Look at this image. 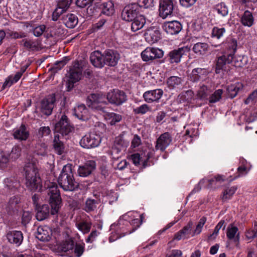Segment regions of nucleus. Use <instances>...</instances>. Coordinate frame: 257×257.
<instances>
[{"mask_svg":"<svg viewBox=\"0 0 257 257\" xmlns=\"http://www.w3.org/2000/svg\"><path fill=\"white\" fill-rule=\"evenodd\" d=\"M163 91L161 89H156L148 90L143 94L145 101L148 103L158 102L163 94Z\"/></svg>","mask_w":257,"mask_h":257,"instance_id":"f3484780","label":"nucleus"},{"mask_svg":"<svg viewBox=\"0 0 257 257\" xmlns=\"http://www.w3.org/2000/svg\"><path fill=\"white\" fill-rule=\"evenodd\" d=\"M56 101V95L55 93L47 95L41 101V112L47 116L51 115L55 107Z\"/></svg>","mask_w":257,"mask_h":257,"instance_id":"0eeeda50","label":"nucleus"},{"mask_svg":"<svg viewBox=\"0 0 257 257\" xmlns=\"http://www.w3.org/2000/svg\"><path fill=\"white\" fill-rule=\"evenodd\" d=\"M46 30V26L41 25L35 27L33 30V34L36 37L41 36Z\"/></svg>","mask_w":257,"mask_h":257,"instance_id":"338daca9","label":"nucleus"},{"mask_svg":"<svg viewBox=\"0 0 257 257\" xmlns=\"http://www.w3.org/2000/svg\"><path fill=\"white\" fill-rule=\"evenodd\" d=\"M36 218L39 221L43 220L47 218L50 213V208L48 205H43L37 208Z\"/></svg>","mask_w":257,"mask_h":257,"instance_id":"e433bc0d","label":"nucleus"},{"mask_svg":"<svg viewBox=\"0 0 257 257\" xmlns=\"http://www.w3.org/2000/svg\"><path fill=\"white\" fill-rule=\"evenodd\" d=\"M58 182L60 187L65 191H73L79 186V183L75 180L72 166L65 165L59 176Z\"/></svg>","mask_w":257,"mask_h":257,"instance_id":"f03ea898","label":"nucleus"},{"mask_svg":"<svg viewBox=\"0 0 257 257\" xmlns=\"http://www.w3.org/2000/svg\"><path fill=\"white\" fill-rule=\"evenodd\" d=\"M222 90L218 89L214 91L213 93L210 95L209 98L210 103H215L220 100L222 95Z\"/></svg>","mask_w":257,"mask_h":257,"instance_id":"13d9d810","label":"nucleus"},{"mask_svg":"<svg viewBox=\"0 0 257 257\" xmlns=\"http://www.w3.org/2000/svg\"><path fill=\"white\" fill-rule=\"evenodd\" d=\"M14 137L15 139L21 140H26L28 139L29 134L26 130L25 125L22 124L14 133Z\"/></svg>","mask_w":257,"mask_h":257,"instance_id":"a19ab883","label":"nucleus"},{"mask_svg":"<svg viewBox=\"0 0 257 257\" xmlns=\"http://www.w3.org/2000/svg\"><path fill=\"white\" fill-rule=\"evenodd\" d=\"M74 114L78 119L86 120L88 118V111L84 104L78 105L74 108Z\"/></svg>","mask_w":257,"mask_h":257,"instance_id":"72a5a7b5","label":"nucleus"},{"mask_svg":"<svg viewBox=\"0 0 257 257\" xmlns=\"http://www.w3.org/2000/svg\"><path fill=\"white\" fill-rule=\"evenodd\" d=\"M51 234V230L49 227L40 226L37 228L36 237L42 241H48L50 240Z\"/></svg>","mask_w":257,"mask_h":257,"instance_id":"a878e982","label":"nucleus"},{"mask_svg":"<svg viewBox=\"0 0 257 257\" xmlns=\"http://www.w3.org/2000/svg\"><path fill=\"white\" fill-rule=\"evenodd\" d=\"M209 50V45L206 43L198 42L195 44L192 50L198 56L205 55Z\"/></svg>","mask_w":257,"mask_h":257,"instance_id":"473e14b6","label":"nucleus"},{"mask_svg":"<svg viewBox=\"0 0 257 257\" xmlns=\"http://www.w3.org/2000/svg\"><path fill=\"white\" fill-rule=\"evenodd\" d=\"M206 218L202 217L197 224L195 229L193 231L192 236L199 234L202 231V228L206 221Z\"/></svg>","mask_w":257,"mask_h":257,"instance_id":"e2e57ef3","label":"nucleus"},{"mask_svg":"<svg viewBox=\"0 0 257 257\" xmlns=\"http://www.w3.org/2000/svg\"><path fill=\"white\" fill-rule=\"evenodd\" d=\"M242 88V84L240 83H235L234 84H231L228 86L227 88V91L228 95L231 98L235 97L238 92Z\"/></svg>","mask_w":257,"mask_h":257,"instance_id":"49530a36","label":"nucleus"},{"mask_svg":"<svg viewBox=\"0 0 257 257\" xmlns=\"http://www.w3.org/2000/svg\"><path fill=\"white\" fill-rule=\"evenodd\" d=\"M72 3L71 0H59L57 7L52 14V20L57 21L60 16L69 8Z\"/></svg>","mask_w":257,"mask_h":257,"instance_id":"a211bd4d","label":"nucleus"},{"mask_svg":"<svg viewBox=\"0 0 257 257\" xmlns=\"http://www.w3.org/2000/svg\"><path fill=\"white\" fill-rule=\"evenodd\" d=\"M163 51L158 48L147 47L142 53L141 57L144 61L148 62L163 56Z\"/></svg>","mask_w":257,"mask_h":257,"instance_id":"f8f14e48","label":"nucleus"},{"mask_svg":"<svg viewBox=\"0 0 257 257\" xmlns=\"http://www.w3.org/2000/svg\"><path fill=\"white\" fill-rule=\"evenodd\" d=\"M240 23L245 27H251L254 23V18L252 13L248 10L245 11L240 17Z\"/></svg>","mask_w":257,"mask_h":257,"instance_id":"c9c22d12","label":"nucleus"},{"mask_svg":"<svg viewBox=\"0 0 257 257\" xmlns=\"http://www.w3.org/2000/svg\"><path fill=\"white\" fill-rule=\"evenodd\" d=\"M163 28L164 30L169 35H176L182 30V25L177 21H169L165 22Z\"/></svg>","mask_w":257,"mask_h":257,"instance_id":"412c9836","label":"nucleus"},{"mask_svg":"<svg viewBox=\"0 0 257 257\" xmlns=\"http://www.w3.org/2000/svg\"><path fill=\"white\" fill-rule=\"evenodd\" d=\"M208 75L207 69L202 68H194L189 75V79L193 82L204 80Z\"/></svg>","mask_w":257,"mask_h":257,"instance_id":"6ab92c4d","label":"nucleus"},{"mask_svg":"<svg viewBox=\"0 0 257 257\" xmlns=\"http://www.w3.org/2000/svg\"><path fill=\"white\" fill-rule=\"evenodd\" d=\"M139 7L136 3L128 5L122 11V19L126 22H132L139 15Z\"/></svg>","mask_w":257,"mask_h":257,"instance_id":"9d476101","label":"nucleus"},{"mask_svg":"<svg viewBox=\"0 0 257 257\" xmlns=\"http://www.w3.org/2000/svg\"><path fill=\"white\" fill-rule=\"evenodd\" d=\"M21 198L19 196H13L11 197L8 202L6 209L8 213H12L17 210L20 207Z\"/></svg>","mask_w":257,"mask_h":257,"instance_id":"c85d7f7f","label":"nucleus"},{"mask_svg":"<svg viewBox=\"0 0 257 257\" xmlns=\"http://www.w3.org/2000/svg\"><path fill=\"white\" fill-rule=\"evenodd\" d=\"M25 184L28 189L35 191L40 190L42 187L41 179L36 165L28 163L24 167Z\"/></svg>","mask_w":257,"mask_h":257,"instance_id":"f257e3e1","label":"nucleus"},{"mask_svg":"<svg viewBox=\"0 0 257 257\" xmlns=\"http://www.w3.org/2000/svg\"><path fill=\"white\" fill-rule=\"evenodd\" d=\"M211 92V89L210 87L203 85L200 86L199 89L198 90L197 96L202 99H207L208 96L210 95Z\"/></svg>","mask_w":257,"mask_h":257,"instance_id":"09e8293b","label":"nucleus"},{"mask_svg":"<svg viewBox=\"0 0 257 257\" xmlns=\"http://www.w3.org/2000/svg\"><path fill=\"white\" fill-rule=\"evenodd\" d=\"M82 67L78 61H75L70 66L69 71V79L72 83L79 81L82 77Z\"/></svg>","mask_w":257,"mask_h":257,"instance_id":"4468645a","label":"nucleus"},{"mask_svg":"<svg viewBox=\"0 0 257 257\" xmlns=\"http://www.w3.org/2000/svg\"><path fill=\"white\" fill-rule=\"evenodd\" d=\"M144 214H142L140 215V218L134 219L131 222L120 219L118 221L116 225L113 224L111 225V229H114L116 226L122 224V226L124 227V229H123V234H130L134 232L140 226L144 218Z\"/></svg>","mask_w":257,"mask_h":257,"instance_id":"20e7f679","label":"nucleus"},{"mask_svg":"<svg viewBox=\"0 0 257 257\" xmlns=\"http://www.w3.org/2000/svg\"><path fill=\"white\" fill-rule=\"evenodd\" d=\"M225 223L224 220H221L220 221L218 224L216 225L214 231L208 237V239H214L216 238L217 235L218 234L219 230L223 227V229H224L225 228V225H223Z\"/></svg>","mask_w":257,"mask_h":257,"instance_id":"5fc2aeb1","label":"nucleus"},{"mask_svg":"<svg viewBox=\"0 0 257 257\" xmlns=\"http://www.w3.org/2000/svg\"><path fill=\"white\" fill-rule=\"evenodd\" d=\"M77 228L84 234L88 233L91 228V223L87 221H81L76 224Z\"/></svg>","mask_w":257,"mask_h":257,"instance_id":"603ef678","label":"nucleus"},{"mask_svg":"<svg viewBox=\"0 0 257 257\" xmlns=\"http://www.w3.org/2000/svg\"><path fill=\"white\" fill-rule=\"evenodd\" d=\"M104 53L102 54L98 51L92 52L90 59L92 64L97 68H102L104 65Z\"/></svg>","mask_w":257,"mask_h":257,"instance_id":"bb28decb","label":"nucleus"},{"mask_svg":"<svg viewBox=\"0 0 257 257\" xmlns=\"http://www.w3.org/2000/svg\"><path fill=\"white\" fill-rule=\"evenodd\" d=\"M47 193L49 196V202L51 206V214H57L61 206V199L57 185L54 182L46 184Z\"/></svg>","mask_w":257,"mask_h":257,"instance_id":"7ed1b4c3","label":"nucleus"},{"mask_svg":"<svg viewBox=\"0 0 257 257\" xmlns=\"http://www.w3.org/2000/svg\"><path fill=\"white\" fill-rule=\"evenodd\" d=\"M151 110L150 107L146 104L141 105L140 106L134 109V111L136 114H144L147 113L148 111Z\"/></svg>","mask_w":257,"mask_h":257,"instance_id":"0e129e2a","label":"nucleus"},{"mask_svg":"<svg viewBox=\"0 0 257 257\" xmlns=\"http://www.w3.org/2000/svg\"><path fill=\"white\" fill-rule=\"evenodd\" d=\"M107 118L109 120V123L112 125L119 122L121 120L122 117L121 115L119 114L111 112L107 114Z\"/></svg>","mask_w":257,"mask_h":257,"instance_id":"bf43d9fd","label":"nucleus"},{"mask_svg":"<svg viewBox=\"0 0 257 257\" xmlns=\"http://www.w3.org/2000/svg\"><path fill=\"white\" fill-rule=\"evenodd\" d=\"M172 141V137L168 132L162 134L157 140L155 149L164 152Z\"/></svg>","mask_w":257,"mask_h":257,"instance_id":"2eb2a0df","label":"nucleus"},{"mask_svg":"<svg viewBox=\"0 0 257 257\" xmlns=\"http://www.w3.org/2000/svg\"><path fill=\"white\" fill-rule=\"evenodd\" d=\"M237 190L236 186H231L226 187L224 189L221 196L222 200L223 201H227L231 198L232 196L235 193Z\"/></svg>","mask_w":257,"mask_h":257,"instance_id":"c03bdc74","label":"nucleus"},{"mask_svg":"<svg viewBox=\"0 0 257 257\" xmlns=\"http://www.w3.org/2000/svg\"><path fill=\"white\" fill-rule=\"evenodd\" d=\"M146 40L150 44H154L161 38V33L158 28L152 27L148 29L145 33Z\"/></svg>","mask_w":257,"mask_h":257,"instance_id":"4be33fe9","label":"nucleus"},{"mask_svg":"<svg viewBox=\"0 0 257 257\" xmlns=\"http://www.w3.org/2000/svg\"><path fill=\"white\" fill-rule=\"evenodd\" d=\"M117 232L114 234L113 233H111V235L109 237V240L110 242H113L116 240L118 238L121 237L122 236H124L126 234H123V229H124V227H119L118 226L117 228Z\"/></svg>","mask_w":257,"mask_h":257,"instance_id":"6e6d98bb","label":"nucleus"},{"mask_svg":"<svg viewBox=\"0 0 257 257\" xmlns=\"http://www.w3.org/2000/svg\"><path fill=\"white\" fill-rule=\"evenodd\" d=\"M225 180V177L221 175L214 176L210 179H203L201 180L198 185L194 188L192 192H195L199 191L201 189V187L204 184H206L208 188L216 189L220 187L222 183Z\"/></svg>","mask_w":257,"mask_h":257,"instance_id":"423d86ee","label":"nucleus"},{"mask_svg":"<svg viewBox=\"0 0 257 257\" xmlns=\"http://www.w3.org/2000/svg\"><path fill=\"white\" fill-rule=\"evenodd\" d=\"M107 99L110 103L118 106L127 100V96L124 91L114 89L107 93Z\"/></svg>","mask_w":257,"mask_h":257,"instance_id":"6e6552de","label":"nucleus"},{"mask_svg":"<svg viewBox=\"0 0 257 257\" xmlns=\"http://www.w3.org/2000/svg\"><path fill=\"white\" fill-rule=\"evenodd\" d=\"M245 236L248 239L253 238L255 236H257V225L254 226V229H248L246 231Z\"/></svg>","mask_w":257,"mask_h":257,"instance_id":"774afa93","label":"nucleus"},{"mask_svg":"<svg viewBox=\"0 0 257 257\" xmlns=\"http://www.w3.org/2000/svg\"><path fill=\"white\" fill-rule=\"evenodd\" d=\"M73 130L67 116L62 115L59 120L55 125L56 132L61 134L62 136L67 135Z\"/></svg>","mask_w":257,"mask_h":257,"instance_id":"1a4fd4ad","label":"nucleus"},{"mask_svg":"<svg viewBox=\"0 0 257 257\" xmlns=\"http://www.w3.org/2000/svg\"><path fill=\"white\" fill-rule=\"evenodd\" d=\"M226 235L228 238L230 240L234 239L235 241H238L239 240V233L238 232V229L232 224H230L228 226Z\"/></svg>","mask_w":257,"mask_h":257,"instance_id":"79ce46f5","label":"nucleus"},{"mask_svg":"<svg viewBox=\"0 0 257 257\" xmlns=\"http://www.w3.org/2000/svg\"><path fill=\"white\" fill-rule=\"evenodd\" d=\"M96 163L93 160L87 161L84 164L80 166L78 169V173L80 176L87 177L95 169Z\"/></svg>","mask_w":257,"mask_h":257,"instance_id":"b1692460","label":"nucleus"},{"mask_svg":"<svg viewBox=\"0 0 257 257\" xmlns=\"http://www.w3.org/2000/svg\"><path fill=\"white\" fill-rule=\"evenodd\" d=\"M167 85L171 89H173L180 85L181 83V79L177 76H171L168 79Z\"/></svg>","mask_w":257,"mask_h":257,"instance_id":"3c124183","label":"nucleus"},{"mask_svg":"<svg viewBox=\"0 0 257 257\" xmlns=\"http://www.w3.org/2000/svg\"><path fill=\"white\" fill-rule=\"evenodd\" d=\"M174 3L173 0H160L159 15L163 19H165L173 14Z\"/></svg>","mask_w":257,"mask_h":257,"instance_id":"ddd939ff","label":"nucleus"},{"mask_svg":"<svg viewBox=\"0 0 257 257\" xmlns=\"http://www.w3.org/2000/svg\"><path fill=\"white\" fill-rule=\"evenodd\" d=\"M53 146L55 152L59 155H62L65 153V147L63 143L60 141L59 135L54 136L53 141Z\"/></svg>","mask_w":257,"mask_h":257,"instance_id":"f704fd0d","label":"nucleus"},{"mask_svg":"<svg viewBox=\"0 0 257 257\" xmlns=\"http://www.w3.org/2000/svg\"><path fill=\"white\" fill-rule=\"evenodd\" d=\"M27 67L28 66L22 67L21 70L17 72L14 75H11L9 76L5 81L3 85V89H4L7 87H9L13 84L17 82L22 77L23 74L25 72Z\"/></svg>","mask_w":257,"mask_h":257,"instance_id":"cd10ccee","label":"nucleus"},{"mask_svg":"<svg viewBox=\"0 0 257 257\" xmlns=\"http://www.w3.org/2000/svg\"><path fill=\"white\" fill-rule=\"evenodd\" d=\"M7 238L10 243L19 246L23 241V234L21 231H9L7 234Z\"/></svg>","mask_w":257,"mask_h":257,"instance_id":"5701e85b","label":"nucleus"},{"mask_svg":"<svg viewBox=\"0 0 257 257\" xmlns=\"http://www.w3.org/2000/svg\"><path fill=\"white\" fill-rule=\"evenodd\" d=\"M102 13L107 16H111L114 13V4L112 1L103 3L101 5Z\"/></svg>","mask_w":257,"mask_h":257,"instance_id":"37998d69","label":"nucleus"},{"mask_svg":"<svg viewBox=\"0 0 257 257\" xmlns=\"http://www.w3.org/2000/svg\"><path fill=\"white\" fill-rule=\"evenodd\" d=\"M100 141L99 135L95 134H87L81 139L80 145L84 148L90 149L97 147Z\"/></svg>","mask_w":257,"mask_h":257,"instance_id":"9b49d317","label":"nucleus"},{"mask_svg":"<svg viewBox=\"0 0 257 257\" xmlns=\"http://www.w3.org/2000/svg\"><path fill=\"white\" fill-rule=\"evenodd\" d=\"M226 30L224 28L214 27L211 32V37L218 40L221 39L224 35Z\"/></svg>","mask_w":257,"mask_h":257,"instance_id":"8fccbe9b","label":"nucleus"},{"mask_svg":"<svg viewBox=\"0 0 257 257\" xmlns=\"http://www.w3.org/2000/svg\"><path fill=\"white\" fill-rule=\"evenodd\" d=\"M47 145L44 143H39L36 146V152L38 155L45 156L47 154Z\"/></svg>","mask_w":257,"mask_h":257,"instance_id":"4d7b16f0","label":"nucleus"},{"mask_svg":"<svg viewBox=\"0 0 257 257\" xmlns=\"http://www.w3.org/2000/svg\"><path fill=\"white\" fill-rule=\"evenodd\" d=\"M98 201L94 199H88L85 202V210L87 212L94 210L98 204Z\"/></svg>","mask_w":257,"mask_h":257,"instance_id":"052dcab7","label":"nucleus"},{"mask_svg":"<svg viewBox=\"0 0 257 257\" xmlns=\"http://www.w3.org/2000/svg\"><path fill=\"white\" fill-rule=\"evenodd\" d=\"M22 146V145H16L13 148L11 153L9 154L10 159L15 160L19 158L21 155Z\"/></svg>","mask_w":257,"mask_h":257,"instance_id":"864d4df0","label":"nucleus"},{"mask_svg":"<svg viewBox=\"0 0 257 257\" xmlns=\"http://www.w3.org/2000/svg\"><path fill=\"white\" fill-rule=\"evenodd\" d=\"M235 50H233L232 52L226 55H223L218 57L216 60L215 72L220 73L221 70L226 71L227 65L232 63L233 65L236 66H240V64H237L235 59L234 57V53Z\"/></svg>","mask_w":257,"mask_h":257,"instance_id":"39448f33","label":"nucleus"},{"mask_svg":"<svg viewBox=\"0 0 257 257\" xmlns=\"http://www.w3.org/2000/svg\"><path fill=\"white\" fill-rule=\"evenodd\" d=\"M131 159L132 160L133 164L135 166H139L140 164V162H142L143 163V168H146L148 166V160L149 158L148 157L146 160H143V157L141 156V155L139 153H135L132 154L130 157Z\"/></svg>","mask_w":257,"mask_h":257,"instance_id":"a18cd8bd","label":"nucleus"},{"mask_svg":"<svg viewBox=\"0 0 257 257\" xmlns=\"http://www.w3.org/2000/svg\"><path fill=\"white\" fill-rule=\"evenodd\" d=\"M190 50L187 46L179 48L170 51L168 54L169 60L170 63H179L184 55H186Z\"/></svg>","mask_w":257,"mask_h":257,"instance_id":"dca6fc26","label":"nucleus"},{"mask_svg":"<svg viewBox=\"0 0 257 257\" xmlns=\"http://www.w3.org/2000/svg\"><path fill=\"white\" fill-rule=\"evenodd\" d=\"M193 224L192 221H190L186 225L175 234L174 239L180 240L182 239L188 238V235L191 231Z\"/></svg>","mask_w":257,"mask_h":257,"instance_id":"7c9ffc66","label":"nucleus"},{"mask_svg":"<svg viewBox=\"0 0 257 257\" xmlns=\"http://www.w3.org/2000/svg\"><path fill=\"white\" fill-rule=\"evenodd\" d=\"M74 247L72 237H68L65 240L58 244V250L60 252H67L72 251Z\"/></svg>","mask_w":257,"mask_h":257,"instance_id":"c756f323","label":"nucleus"},{"mask_svg":"<svg viewBox=\"0 0 257 257\" xmlns=\"http://www.w3.org/2000/svg\"><path fill=\"white\" fill-rule=\"evenodd\" d=\"M63 21L67 27L73 28L78 23V18L74 14H68L63 17Z\"/></svg>","mask_w":257,"mask_h":257,"instance_id":"4c0bfd02","label":"nucleus"},{"mask_svg":"<svg viewBox=\"0 0 257 257\" xmlns=\"http://www.w3.org/2000/svg\"><path fill=\"white\" fill-rule=\"evenodd\" d=\"M94 129L95 133H97V135H99V137H100L101 135L105 132L106 126L103 123L98 122L95 124Z\"/></svg>","mask_w":257,"mask_h":257,"instance_id":"69168bd1","label":"nucleus"},{"mask_svg":"<svg viewBox=\"0 0 257 257\" xmlns=\"http://www.w3.org/2000/svg\"><path fill=\"white\" fill-rule=\"evenodd\" d=\"M104 65L115 66L120 59L119 54L115 50H107L104 52Z\"/></svg>","mask_w":257,"mask_h":257,"instance_id":"aec40b11","label":"nucleus"},{"mask_svg":"<svg viewBox=\"0 0 257 257\" xmlns=\"http://www.w3.org/2000/svg\"><path fill=\"white\" fill-rule=\"evenodd\" d=\"M128 145V142L124 141L121 138H117L114 142L112 151L113 153H118L122 150L126 149Z\"/></svg>","mask_w":257,"mask_h":257,"instance_id":"ea45409f","label":"nucleus"},{"mask_svg":"<svg viewBox=\"0 0 257 257\" xmlns=\"http://www.w3.org/2000/svg\"><path fill=\"white\" fill-rule=\"evenodd\" d=\"M24 41V47L29 51H37L39 50L40 43L38 41L26 40Z\"/></svg>","mask_w":257,"mask_h":257,"instance_id":"de8ad7c7","label":"nucleus"},{"mask_svg":"<svg viewBox=\"0 0 257 257\" xmlns=\"http://www.w3.org/2000/svg\"><path fill=\"white\" fill-rule=\"evenodd\" d=\"M104 99L105 97L102 95L91 94L87 97V105L93 109H97L99 104L103 103L105 102Z\"/></svg>","mask_w":257,"mask_h":257,"instance_id":"393cba45","label":"nucleus"},{"mask_svg":"<svg viewBox=\"0 0 257 257\" xmlns=\"http://www.w3.org/2000/svg\"><path fill=\"white\" fill-rule=\"evenodd\" d=\"M4 184L5 188L10 192H15L20 186L19 181L15 177L6 178Z\"/></svg>","mask_w":257,"mask_h":257,"instance_id":"2f4dec72","label":"nucleus"},{"mask_svg":"<svg viewBox=\"0 0 257 257\" xmlns=\"http://www.w3.org/2000/svg\"><path fill=\"white\" fill-rule=\"evenodd\" d=\"M215 9L217 13L221 16L224 17L228 14V8L226 5L223 3H220L216 5Z\"/></svg>","mask_w":257,"mask_h":257,"instance_id":"680f3d73","label":"nucleus"},{"mask_svg":"<svg viewBox=\"0 0 257 257\" xmlns=\"http://www.w3.org/2000/svg\"><path fill=\"white\" fill-rule=\"evenodd\" d=\"M132 22V30L136 32L144 27L146 23V19L143 15H138Z\"/></svg>","mask_w":257,"mask_h":257,"instance_id":"58836bf2","label":"nucleus"}]
</instances>
